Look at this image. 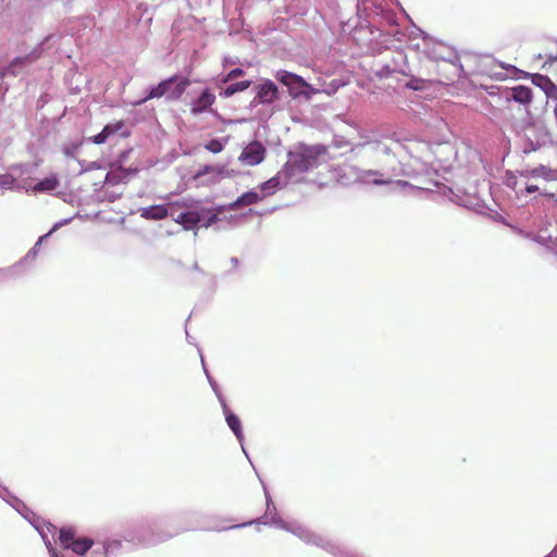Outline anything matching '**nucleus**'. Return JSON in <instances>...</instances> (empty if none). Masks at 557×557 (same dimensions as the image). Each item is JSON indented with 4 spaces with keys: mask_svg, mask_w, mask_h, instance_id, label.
<instances>
[{
    "mask_svg": "<svg viewBox=\"0 0 557 557\" xmlns=\"http://www.w3.org/2000/svg\"><path fill=\"white\" fill-rule=\"evenodd\" d=\"M263 488L267 499V510L262 517L256 520L257 523H262L265 525H271L281 530H285L297 536L306 544L320 547L334 557H364L355 550H350L342 546L339 543L335 541L323 537L322 535L309 530L308 528L296 521L287 522L283 520L276 512L275 505L265 486H263Z\"/></svg>",
    "mask_w": 557,
    "mask_h": 557,
    "instance_id": "nucleus-1",
    "label": "nucleus"
},
{
    "mask_svg": "<svg viewBox=\"0 0 557 557\" xmlns=\"http://www.w3.org/2000/svg\"><path fill=\"white\" fill-rule=\"evenodd\" d=\"M327 147L322 144L307 145L299 143L295 150L287 153L288 160L283 166V173L292 177L296 173H306L319 166V158L326 154Z\"/></svg>",
    "mask_w": 557,
    "mask_h": 557,
    "instance_id": "nucleus-2",
    "label": "nucleus"
},
{
    "mask_svg": "<svg viewBox=\"0 0 557 557\" xmlns=\"http://www.w3.org/2000/svg\"><path fill=\"white\" fill-rule=\"evenodd\" d=\"M515 132L522 144L523 154H530L553 144L550 132L542 121L522 120L515 125Z\"/></svg>",
    "mask_w": 557,
    "mask_h": 557,
    "instance_id": "nucleus-3",
    "label": "nucleus"
},
{
    "mask_svg": "<svg viewBox=\"0 0 557 557\" xmlns=\"http://www.w3.org/2000/svg\"><path fill=\"white\" fill-rule=\"evenodd\" d=\"M157 527L158 522L156 520H143L133 522L127 529L123 531V539L135 545L152 546L173 537L180 532L198 529V527L182 528L172 533L154 534L153 529Z\"/></svg>",
    "mask_w": 557,
    "mask_h": 557,
    "instance_id": "nucleus-4",
    "label": "nucleus"
},
{
    "mask_svg": "<svg viewBox=\"0 0 557 557\" xmlns=\"http://www.w3.org/2000/svg\"><path fill=\"white\" fill-rule=\"evenodd\" d=\"M190 81L188 77L181 74H174L168 78L160 81L157 85H151L146 88L145 96L132 104L134 107L141 106L150 99L165 97L166 101H177L186 91Z\"/></svg>",
    "mask_w": 557,
    "mask_h": 557,
    "instance_id": "nucleus-5",
    "label": "nucleus"
},
{
    "mask_svg": "<svg viewBox=\"0 0 557 557\" xmlns=\"http://www.w3.org/2000/svg\"><path fill=\"white\" fill-rule=\"evenodd\" d=\"M275 78L287 87L288 94L293 99L304 98L310 100L319 89L312 87L307 81L293 72L280 70L275 74Z\"/></svg>",
    "mask_w": 557,
    "mask_h": 557,
    "instance_id": "nucleus-6",
    "label": "nucleus"
},
{
    "mask_svg": "<svg viewBox=\"0 0 557 557\" xmlns=\"http://www.w3.org/2000/svg\"><path fill=\"white\" fill-rule=\"evenodd\" d=\"M422 38L425 42L426 57L433 61H444L450 63L456 70V76L460 78L461 73L463 72V66L457 52L441 42H434L433 46L430 47L429 41H432V38L424 32H422Z\"/></svg>",
    "mask_w": 557,
    "mask_h": 557,
    "instance_id": "nucleus-7",
    "label": "nucleus"
},
{
    "mask_svg": "<svg viewBox=\"0 0 557 557\" xmlns=\"http://www.w3.org/2000/svg\"><path fill=\"white\" fill-rule=\"evenodd\" d=\"M115 134H119L122 138H127L131 135L123 120L106 124L100 133L87 137L85 140L95 145H102Z\"/></svg>",
    "mask_w": 557,
    "mask_h": 557,
    "instance_id": "nucleus-8",
    "label": "nucleus"
},
{
    "mask_svg": "<svg viewBox=\"0 0 557 557\" xmlns=\"http://www.w3.org/2000/svg\"><path fill=\"white\" fill-rule=\"evenodd\" d=\"M206 212L199 210H184L176 214L174 212L173 221L180 225L185 231H194L195 236L197 235V231L200 227V223L205 218Z\"/></svg>",
    "mask_w": 557,
    "mask_h": 557,
    "instance_id": "nucleus-9",
    "label": "nucleus"
},
{
    "mask_svg": "<svg viewBox=\"0 0 557 557\" xmlns=\"http://www.w3.org/2000/svg\"><path fill=\"white\" fill-rule=\"evenodd\" d=\"M265 158V147L262 143L253 140L248 144L239 156V161L244 164L255 166L260 164Z\"/></svg>",
    "mask_w": 557,
    "mask_h": 557,
    "instance_id": "nucleus-10",
    "label": "nucleus"
},
{
    "mask_svg": "<svg viewBox=\"0 0 557 557\" xmlns=\"http://www.w3.org/2000/svg\"><path fill=\"white\" fill-rule=\"evenodd\" d=\"M257 101L262 104H272L280 99V91L276 84L271 79H264L253 87Z\"/></svg>",
    "mask_w": 557,
    "mask_h": 557,
    "instance_id": "nucleus-11",
    "label": "nucleus"
},
{
    "mask_svg": "<svg viewBox=\"0 0 557 557\" xmlns=\"http://www.w3.org/2000/svg\"><path fill=\"white\" fill-rule=\"evenodd\" d=\"M520 77H530L533 85L541 88L548 98L557 99V86L552 82L547 75L540 73L530 74L519 70Z\"/></svg>",
    "mask_w": 557,
    "mask_h": 557,
    "instance_id": "nucleus-12",
    "label": "nucleus"
},
{
    "mask_svg": "<svg viewBox=\"0 0 557 557\" xmlns=\"http://www.w3.org/2000/svg\"><path fill=\"white\" fill-rule=\"evenodd\" d=\"M290 180L292 175L289 173H283L282 169L275 176L261 183L258 188L261 191V196L265 198L267 196L273 195L277 189L286 186Z\"/></svg>",
    "mask_w": 557,
    "mask_h": 557,
    "instance_id": "nucleus-13",
    "label": "nucleus"
},
{
    "mask_svg": "<svg viewBox=\"0 0 557 557\" xmlns=\"http://www.w3.org/2000/svg\"><path fill=\"white\" fill-rule=\"evenodd\" d=\"M221 407H222L223 414L225 417V422H226L227 426L231 429V431L234 433L235 437L239 442L243 451H245V446H244L245 437H244L243 425H242V421H240L239 417L230 409L226 401H222Z\"/></svg>",
    "mask_w": 557,
    "mask_h": 557,
    "instance_id": "nucleus-14",
    "label": "nucleus"
},
{
    "mask_svg": "<svg viewBox=\"0 0 557 557\" xmlns=\"http://www.w3.org/2000/svg\"><path fill=\"white\" fill-rule=\"evenodd\" d=\"M138 212L143 219L151 221H160L168 216L174 218V210H170L169 203L144 207Z\"/></svg>",
    "mask_w": 557,
    "mask_h": 557,
    "instance_id": "nucleus-15",
    "label": "nucleus"
},
{
    "mask_svg": "<svg viewBox=\"0 0 557 557\" xmlns=\"http://www.w3.org/2000/svg\"><path fill=\"white\" fill-rule=\"evenodd\" d=\"M29 523L35 528V530L39 533V535L41 536L47 549H50L51 547H53V544L51 542V540L49 539V534L52 535V537L54 536L58 528L52 524L51 522H48L46 520H44L41 517L39 516H36L34 517Z\"/></svg>",
    "mask_w": 557,
    "mask_h": 557,
    "instance_id": "nucleus-16",
    "label": "nucleus"
},
{
    "mask_svg": "<svg viewBox=\"0 0 557 557\" xmlns=\"http://www.w3.org/2000/svg\"><path fill=\"white\" fill-rule=\"evenodd\" d=\"M39 58V54L34 50L30 53L22 57H15L9 64L2 70V76H16L20 74L22 67L27 64L35 62Z\"/></svg>",
    "mask_w": 557,
    "mask_h": 557,
    "instance_id": "nucleus-17",
    "label": "nucleus"
},
{
    "mask_svg": "<svg viewBox=\"0 0 557 557\" xmlns=\"http://www.w3.org/2000/svg\"><path fill=\"white\" fill-rule=\"evenodd\" d=\"M215 101V96L209 88L202 89L200 95L193 100L190 112L193 115L201 114L208 111Z\"/></svg>",
    "mask_w": 557,
    "mask_h": 557,
    "instance_id": "nucleus-18",
    "label": "nucleus"
},
{
    "mask_svg": "<svg viewBox=\"0 0 557 557\" xmlns=\"http://www.w3.org/2000/svg\"><path fill=\"white\" fill-rule=\"evenodd\" d=\"M505 98L508 101H515L519 104L527 107L533 100V91L528 86L517 85L507 91V94L505 95Z\"/></svg>",
    "mask_w": 557,
    "mask_h": 557,
    "instance_id": "nucleus-19",
    "label": "nucleus"
},
{
    "mask_svg": "<svg viewBox=\"0 0 557 557\" xmlns=\"http://www.w3.org/2000/svg\"><path fill=\"white\" fill-rule=\"evenodd\" d=\"M371 149L377 154L393 156L395 157L397 150L401 148V145L398 140H394L392 138H383L381 140H375L369 143Z\"/></svg>",
    "mask_w": 557,
    "mask_h": 557,
    "instance_id": "nucleus-20",
    "label": "nucleus"
},
{
    "mask_svg": "<svg viewBox=\"0 0 557 557\" xmlns=\"http://www.w3.org/2000/svg\"><path fill=\"white\" fill-rule=\"evenodd\" d=\"M394 73L401 75H411L407 54L404 50L394 51L389 61H387Z\"/></svg>",
    "mask_w": 557,
    "mask_h": 557,
    "instance_id": "nucleus-21",
    "label": "nucleus"
},
{
    "mask_svg": "<svg viewBox=\"0 0 557 557\" xmlns=\"http://www.w3.org/2000/svg\"><path fill=\"white\" fill-rule=\"evenodd\" d=\"M263 199L260 193L256 189H250L243 193L235 201L231 202L227 208L231 210H237L242 207L256 205Z\"/></svg>",
    "mask_w": 557,
    "mask_h": 557,
    "instance_id": "nucleus-22",
    "label": "nucleus"
},
{
    "mask_svg": "<svg viewBox=\"0 0 557 557\" xmlns=\"http://www.w3.org/2000/svg\"><path fill=\"white\" fill-rule=\"evenodd\" d=\"M252 85L251 79H245L236 83H230L225 87H222L220 83H218V87L220 89L219 95L222 98H230L237 92H242L248 89Z\"/></svg>",
    "mask_w": 557,
    "mask_h": 557,
    "instance_id": "nucleus-23",
    "label": "nucleus"
},
{
    "mask_svg": "<svg viewBox=\"0 0 557 557\" xmlns=\"http://www.w3.org/2000/svg\"><path fill=\"white\" fill-rule=\"evenodd\" d=\"M519 175L525 180L530 178H544L549 181L553 177V171L545 165H539L532 169H524L518 172Z\"/></svg>",
    "mask_w": 557,
    "mask_h": 557,
    "instance_id": "nucleus-24",
    "label": "nucleus"
},
{
    "mask_svg": "<svg viewBox=\"0 0 557 557\" xmlns=\"http://www.w3.org/2000/svg\"><path fill=\"white\" fill-rule=\"evenodd\" d=\"M58 531V539L63 549H69L76 537V530L73 527H62Z\"/></svg>",
    "mask_w": 557,
    "mask_h": 557,
    "instance_id": "nucleus-25",
    "label": "nucleus"
},
{
    "mask_svg": "<svg viewBox=\"0 0 557 557\" xmlns=\"http://www.w3.org/2000/svg\"><path fill=\"white\" fill-rule=\"evenodd\" d=\"M128 181V170L120 166L115 170L109 171L106 175V183L111 185H117L126 183Z\"/></svg>",
    "mask_w": 557,
    "mask_h": 557,
    "instance_id": "nucleus-26",
    "label": "nucleus"
},
{
    "mask_svg": "<svg viewBox=\"0 0 557 557\" xmlns=\"http://www.w3.org/2000/svg\"><path fill=\"white\" fill-rule=\"evenodd\" d=\"M59 185L60 182L58 176L55 174H52L38 181L34 186V190L37 193L51 191L57 189Z\"/></svg>",
    "mask_w": 557,
    "mask_h": 557,
    "instance_id": "nucleus-27",
    "label": "nucleus"
},
{
    "mask_svg": "<svg viewBox=\"0 0 557 557\" xmlns=\"http://www.w3.org/2000/svg\"><path fill=\"white\" fill-rule=\"evenodd\" d=\"M94 545V541L90 537L82 536L76 539L73 544L69 547L73 553L84 556Z\"/></svg>",
    "mask_w": 557,
    "mask_h": 557,
    "instance_id": "nucleus-28",
    "label": "nucleus"
},
{
    "mask_svg": "<svg viewBox=\"0 0 557 557\" xmlns=\"http://www.w3.org/2000/svg\"><path fill=\"white\" fill-rule=\"evenodd\" d=\"M382 173L376 170H364L359 174V178L367 183H372L377 186L386 185L389 180L382 178Z\"/></svg>",
    "mask_w": 557,
    "mask_h": 557,
    "instance_id": "nucleus-29",
    "label": "nucleus"
},
{
    "mask_svg": "<svg viewBox=\"0 0 557 557\" xmlns=\"http://www.w3.org/2000/svg\"><path fill=\"white\" fill-rule=\"evenodd\" d=\"M84 143H87L85 138H83L82 140L71 141L69 144H63L61 150L66 158L75 159L78 161L79 164H83L84 161L77 159V152L79 151Z\"/></svg>",
    "mask_w": 557,
    "mask_h": 557,
    "instance_id": "nucleus-30",
    "label": "nucleus"
},
{
    "mask_svg": "<svg viewBox=\"0 0 557 557\" xmlns=\"http://www.w3.org/2000/svg\"><path fill=\"white\" fill-rule=\"evenodd\" d=\"M224 173H225V168L223 165L206 164L197 170L194 177L196 180H198V178H200L205 175H209V174H212L214 176H222V175H224Z\"/></svg>",
    "mask_w": 557,
    "mask_h": 557,
    "instance_id": "nucleus-31",
    "label": "nucleus"
},
{
    "mask_svg": "<svg viewBox=\"0 0 557 557\" xmlns=\"http://www.w3.org/2000/svg\"><path fill=\"white\" fill-rule=\"evenodd\" d=\"M346 82L343 78H334L330 82L323 83L322 89H319V92H324L327 96H332L336 94L339 88L344 87Z\"/></svg>",
    "mask_w": 557,
    "mask_h": 557,
    "instance_id": "nucleus-32",
    "label": "nucleus"
},
{
    "mask_svg": "<svg viewBox=\"0 0 557 557\" xmlns=\"http://www.w3.org/2000/svg\"><path fill=\"white\" fill-rule=\"evenodd\" d=\"M12 503V508H14L28 522L37 516L22 499H13Z\"/></svg>",
    "mask_w": 557,
    "mask_h": 557,
    "instance_id": "nucleus-33",
    "label": "nucleus"
},
{
    "mask_svg": "<svg viewBox=\"0 0 557 557\" xmlns=\"http://www.w3.org/2000/svg\"><path fill=\"white\" fill-rule=\"evenodd\" d=\"M12 503V508H14L28 522L37 516L22 499H13Z\"/></svg>",
    "mask_w": 557,
    "mask_h": 557,
    "instance_id": "nucleus-34",
    "label": "nucleus"
},
{
    "mask_svg": "<svg viewBox=\"0 0 557 557\" xmlns=\"http://www.w3.org/2000/svg\"><path fill=\"white\" fill-rule=\"evenodd\" d=\"M12 503V508H14L28 522L37 516L22 499H13Z\"/></svg>",
    "mask_w": 557,
    "mask_h": 557,
    "instance_id": "nucleus-35",
    "label": "nucleus"
},
{
    "mask_svg": "<svg viewBox=\"0 0 557 557\" xmlns=\"http://www.w3.org/2000/svg\"><path fill=\"white\" fill-rule=\"evenodd\" d=\"M409 78L408 82H406L405 87L411 90L421 91L424 90L429 84L426 79L420 78L414 76L412 73L411 75H407Z\"/></svg>",
    "mask_w": 557,
    "mask_h": 557,
    "instance_id": "nucleus-36",
    "label": "nucleus"
},
{
    "mask_svg": "<svg viewBox=\"0 0 557 557\" xmlns=\"http://www.w3.org/2000/svg\"><path fill=\"white\" fill-rule=\"evenodd\" d=\"M170 210H174L175 207L184 208L185 210H199V201L190 198H184L178 201L169 202Z\"/></svg>",
    "mask_w": 557,
    "mask_h": 557,
    "instance_id": "nucleus-37",
    "label": "nucleus"
},
{
    "mask_svg": "<svg viewBox=\"0 0 557 557\" xmlns=\"http://www.w3.org/2000/svg\"><path fill=\"white\" fill-rule=\"evenodd\" d=\"M0 188L3 190H16L20 189L18 184L16 183V178L10 174H0Z\"/></svg>",
    "mask_w": 557,
    "mask_h": 557,
    "instance_id": "nucleus-38",
    "label": "nucleus"
},
{
    "mask_svg": "<svg viewBox=\"0 0 557 557\" xmlns=\"http://www.w3.org/2000/svg\"><path fill=\"white\" fill-rule=\"evenodd\" d=\"M226 143L227 138H212L205 145V148L212 153H219L224 149Z\"/></svg>",
    "mask_w": 557,
    "mask_h": 557,
    "instance_id": "nucleus-39",
    "label": "nucleus"
},
{
    "mask_svg": "<svg viewBox=\"0 0 557 557\" xmlns=\"http://www.w3.org/2000/svg\"><path fill=\"white\" fill-rule=\"evenodd\" d=\"M199 211L206 212L205 218H203L202 222L200 223V226L208 228L219 221L218 213H212L210 209L200 207Z\"/></svg>",
    "mask_w": 557,
    "mask_h": 557,
    "instance_id": "nucleus-40",
    "label": "nucleus"
},
{
    "mask_svg": "<svg viewBox=\"0 0 557 557\" xmlns=\"http://www.w3.org/2000/svg\"><path fill=\"white\" fill-rule=\"evenodd\" d=\"M199 211L206 212L205 218H203L202 222L200 223V226L208 228L219 221L218 213H212L210 209L200 207Z\"/></svg>",
    "mask_w": 557,
    "mask_h": 557,
    "instance_id": "nucleus-41",
    "label": "nucleus"
},
{
    "mask_svg": "<svg viewBox=\"0 0 557 557\" xmlns=\"http://www.w3.org/2000/svg\"><path fill=\"white\" fill-rule=\"evenodd\" d=\"M244 75H245L244 69L235 67V69L231 70L230 72H227L224 76H222L219 79V83L220 84H228V83L233 82L234 79L242 77Z\"/></svg>",
    "mask_w": 557,
    "mask_h": 557,
    "instance_id": "nucleus-42",
    "label": "nucleus"
},
{
    "mask_svg": "<svg viewBox=\"0 0 557 557\" xmlns=\"http://www.w3.org/2000/svg\"><path fill=\"white\" fill-rule=\"evenodd\" d=\"M207 380L212 388V391L214 392L220 405L222 404V401H226L221 389H220V386L219 384L216 383V381L211 376L210 373H207Z\"/></svg>",
    "mask_w": 557,
    "mask_h": 557,
    "instance_id": "nucleus-43",
    "label": "nucleus"
},
{
    "mask_svg": "<svg viewBox=\"0 0 557 557\" xmlns=\"http://www.w3.org/2000/svg\"><path fill=\"white\" fill-rule=\"evenodd\" d=\"M505 185L511 189H513L517 195L523 194L522 188H519L518 185V178L512 173H508L505 180Z\"/></svg>",
    "mask_w": 557,
    "mask_h": 557,
    "instance_id": "nucleus-44",
    "label": "nucleus"
},
{
    "mask_svg": "<svg viewBox=\"0 0 557 557\" xmlns=\"http://www.w3.org/2000/svg\"><path fill=\"white\" fill-rule=\"evenodd\" d=\"M393 74L395 73L387 62L382 64L375 72L376 77L380 79L389 78Z\"/></svg>",
    "mask_w": 557,
    "mask_h": 557,
    "instance_id": "nucleus-45",
    "label": "nucleus"
},
{
    "mask_svg": "<svg viewBox=\"0 0 557 557\" xmlns=\"http://www.w3.org/2000/svg\"><path fill=\"white\" fill-rule=\"evenodd\" d=\"M0 497L5 502L8 503L11 507H12V500L13 499H20L18 497H16L15 495H13L9 490L8 487L3 486L2 484H0Z\"/></svg>",
    "mask_w": 557,
    "mask_h": 557,
    "instance_id": "nucleus-46",
    "label": "nucleus"
},
{
    "mask_svg": "<svg viewBox=\"0 0 557 557\" xmlns=\"http://www.w3.org/2000/svg\"><path fill=\"white\" fill-rule=\"evenodd\" d=\"M332 145L336 148H348L349 143L344 138L339 136H335L333 138Z\"/></svg>",
    "mask_w": 557,
    "mask_h": 557,
    "instance_id": "nucleus-47",
    "label": "nucleus"
},
{
    "mask_svg": "<svg viewBox=\"0 0 557 557\" xmlns=\"http://www.w3.org/2000/svg\"><path fill=\"white\" fill-rule=\"evenodd\" d=\"M28 164H24V163H15V164H12L10 166V170L12 171H15V172H18L21 175L25 174V173H28Z\"/></svg>",
    "mask_w": 557,
    "mask_h": 557,
    "instance_id": "nucleus-48",
    "label": "nucleus"
},
{
    "mask_svg": "<svg viewBox=\"0 0 557 557\" xmlns=\"http://www.w3.org/2000/svg\"><path fill=\"white\" fill-rule=\"evenodd\" d=\"M72 221V218H67V219H63L59 222H57L52 228L50 230V233H53L54 231H57L59 227L63 226V225H66L69 224L70 222Z\"/></svg>",
    "mask_w": 557,
    "mask_h": 557,
    "instance_id": "nucleus-49",
    "label": "nucleus"
},
{
    "mask_svg": "<svg viewBox=\"0 0 557 557\" xmlns=\"http://www.w3.org/2000/svg\"><path fill=\"white\" fill-rule=\"evenodd\" d=\"M525 194H533L535 191L540 190V187L534 184H525L524 188L522 189Z\"/></svg>",
    "mask_w": 557,
    "mask_h": 557,
    "instance_id": "nucleus-50",
    "label": "nucleus"
},
{
    "mask_svg": "<svg viewBox=\"0 0 557 557\" xmlns=\"http://www.w3.org/2000/svg\"><path fill=\"white\" fill-rule=\"evenodd\" d=\"M252 523H253V521H249V522L238 523V524H235V525H231V527H226V528H222V529H215V530L216 531H224V530H231V529H238V528H244L246 525H250Z\"/></svg>",
    "mask_w": 557,
    "mask_h": 557,
    "instance_id": "nucleus-51",
    "label": "nucleus"
},
{
    "mask_svg": "<svg viewBox=\"0 0 557 557\" xmlns=\"http://www.w3.org/2000/svg\"><path fill=\"white\" fill-rule=\"evenodd\" d=\"M38 253V246H34L25 256V259H35Z\"/></svg>",
    "mask_w": 557,
    "mask_h": 557,
    "instance_id": "nucleus-52",
    "label": "nucleus"
},
{
    "mask_svg": "<svg viewBox=\"0 0 557 557\" xmlns=\"http://www.w3.org/2000/svg\"><path fill=\"white\" fill-rule=\"evenodd\" d=\"M121 193H106V197L110 202H114L115 200H117L121 197Z\"/></svg>",
    "mask_w": 557,
    "mask_h": 557,
    "instance_id": "nucleus-53",
    "label": "nucleus"
},
{
    "mask_svg": "<svg viewBox=\"0 0 557 557\" xmlns=\"http://www.w3.org/2000/svg\"><path fill=\"white\" fill-rule=\"evenodd\" d=\"M48 552L50 557H65L64 555L60 554L54 546L48 549Z\"/></svg>",
    "mask_w": 557,
    "mask_h": 557,
    "instance_id": "nucleus-54",
    "label": "nucleus"
},
{
    "mask_svg": "<svg viewBox=\"0 0 557 557\" xmlns=\"http://www.w3.org/2000/svg\"><path fill=\"white\" fill-rule=\"evenodd\" d=\"M50 235H51V233H50V231H49L47 234H45V235L40 236V237H39V239L37 240V243H36L35 245L39 247V246L41 245V243H44V240H45L48 236H50Z\"/></svg>",
    "mask_w": 557,
    "mask_h": 557,
    "instance_id": "nucleus-55",
    "label": "nucleus"
},
{
    "mask_svg": "<svg viewBox=\"0 0 557 557\" xmlns=\"http://www.w3.org/2000/svg\"><path fill=\"white\" fill-rule=\"evenodd\" d=\"M258 104H262L261 102L257 101V95L255 96V98L250 101L249 103V107L250 108H255L257 107Z\"/></svg>",
    "mask_w": 557,
    "mask_h": 557,
    "instance_id": "nucleus-56",
    "label": "nucleus"
},
{
    "mask_svg": "<svg viewBox=\"0 0 557 557\" xmlns=\"http://www.w3.org/2000/svg\"><path fill=\"white\" fill-rule=\"evenodd\" d=\"M230 261L234 268H237L239 264V260L237 257H232Z\"/></svg>",
    "mask_w": 557,
    "mask_h": 557,
    "instance_id": "nucleus-57",
    "label": "nucleus"
},
{
    "mask_svg": "<svg viewBox=\"0 0 557 557\" xmlns=\"http://www.w3.org/2000/svg\"><path fill=\"white\" fill-rule=\"evenodd\" d=\"M191 270L205 274V272L200 269L197 262L193 264Z\"/></svg>",
    "mask_w": 557,
    "mask_h": 557,
    "instance_id": "nucleus-58",
    "label": "nucleus"
},
{
    "mask_svg": "<svg viewBox=\"0 0 557 557\" xmlns=\"http://www.w3.org/2000/svg\"><path fill=\"white\" fill-rule=\"evenodd\" d=\"M199 354H201V351H200V350H199ZM200 357H201V364H202V368H203V372H205V374L207 375V373H210V372L208 371V369H207V367H206V362H205V360H203L202 355H200Z\"/></svg>",
    "mask_w": 557,
    "mask_h": 557,
    "instance_id": "nucleus-59",
    "label": "nucleus"
},
{
    "mask_svg": "<svg viewBox=\"0 0 557 557\" xmlns=\"http://www.w3.org/2000/svg\"><path fill=\"white\" fill-rule=\"evenodd\" d=\"M126 158H127V151H123V152H122V153H120V156H119V160H120V162H123Z\"/></svg>",
    "mask_w": 557,
    "mask_h": 557,
    "instance_id": "nucleus-60",
    "label": "nucleus"
},
{
    "mask_svg": "<svg viewBox=\"0 0 557 557\" xmlns=\"http://www.w3.org/2000/svg\"><path fill=\"white\" fill-rule=\"evenodd\" d=\"M544 557H557V549L554 548L548 555Z\"/></svg>",
    "mask_w": 557,
    "mask_h": 557,
    "instance_id": "nucleus-61",
    "label": "nucleus"
},
{
    "mask_svg": "<svg viewBox=\"0 0 557 557\" xmlns=\"http://www.w3.org/2000/svg\"><path fill=\"white\" fill-rule=\"evenodd\" d=\"M127 170H128V177H129L131 175H136V174H137V172H138V171H137V169H131V168H129V169H127Z\"/></svg>",
    "mask_w": 557,
    "mask_h": 557,
    "instance_id": "nucleus-62",
    "label": "nucleus"
},
{
    "mask_svg": "<svg viewBox=\"0 0 557 557\" xmlns=\"http://www.w3.org/2000/svg\"><path fill=\"white\" fill-rule=\"evenodd\" d=\"M99 165H98V162H91L90 165L87 168V170L89 169H98Z\"/></svg>",
    "mask_w": 557,
    "mask_h": 557,
    "instance_id": "nucleus-63",
    "label": "nucleus"
},
{
    "mask_svg": "<svg viewBox=\"0 0 557 557\" xmlns=\"http://www.w3.org/2000/svg\"><path fill=\"white\" fill-rule=\"evenodd\" d=\"M555 61H557V54L555 57H553V55L548 57V62L553 63Z\"/></svg>",
    "mask_w": 557,
    "mask_h": 557,
    "instance_id": "nucleus-64",
    "label": "nucleus"
}]
</instances>
